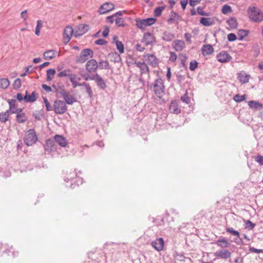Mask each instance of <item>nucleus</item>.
<instances>
[{"label": "nucleus", "instance_id": "obj_1", "mask_svg": "<svg viewBox=\"0 0 263 263\" xmlns=\"http://www.w3.org/2000/svg\"><path fill=\"white\" fill-rule=\"evenodd\" d=\"M248 14L250 20L253 22L260 23L263 21V12L256 7H250Z\"/></svg>", "mask_w": 263, "mask_h": 263}, {"label": "nucleus", "instance_id": "obj_2", "mask_svg": "<svg viewBox=\"0 0 263 263\" xmlns=\"http://www.w3.org/2000/svg\"><path fill=\"white\" fill-rule=\"evenodd\" d=\"M38 138L34 129H30L25 134L24 142L27 146H32L34 144Z\"/></svg>", "mask_w": 263, "mask_h": 263}, {"label": "nucleus", "instance_id": "obj_3", "mask_svg": "<svg viewBox=\"0 0 263 263\" xmlns=\"http://www.w3.org/2000/svg\"><path fill=\"white\" fill-rule=\"evenodd\" d=\"M93 52L91 49L87 48L81 51L80 54L77 56L76 59L77 63H83L85 62L89 58H92Z\"/></svg>", "mask_w": 263, "mask_h": 263}, {"label": "nucleus", "instance_id": "obj_4", "mask_svg": "<svg viewBox=\"0 0 263 263\" xmlns=\"http://www.w3.org/2000/svg\"><path fill=\"white\" fill-rule=\"evenodd\" d=\"M165 86L161 78H158L154 84V91L155 95L159 98H161L164 92Z\"/></svg>", "mask_w": 263, "mask_h": 263}, {"label": "nucleus", "instance_id": "obj_5", "mask_svg": "<svg viewBox=\"0 0 263 263\" xmlns=\"http://www.w3.org/2000/svg\"><path fill=\"white\" fill-rule=\"evenodd\" d=\"M57 114L62 115L65 113L67 110L66 103L60 100H55L53 103V109Z\"/></svg>", "mask_w": 263, "mask_h": 263}, {"label": "nucleus", "instance_id": "obj_6", "mask_svg": "<svg viewBox=\"0 0 263 263\" xmlns=\"http://www.w3.org/2000/svg\"><path fill=\"white\" fill-rule=\"evenodd\" d=\"M58 93L61 95L65 103L68 104L72 105L77 101L76 99L64 88H60V90H58Z\"/></svg>", "mask_w": 263, "mask_h": 263}, {"label": "nucleus", "instance_id": "obj_7", "mask_svg": "<svg viewBox=\"0 0 263 263\" xmlns=\"http://www.w3.org/2000/svg\"><path fill=\"white\" fill-rule=\"evenodd\" d=\"M44 149L45 152L49 154L57 151V145L53 139H49L46 141Z\"/></svg>", "mask_w": 263, "mask_h": 263}, {"label": "nucleus", "instance_id": "obj_8", "mask_svg": "<svg viewBox=\"0 0 263 263\" xmlns=\"http://www.w3.org/2000/svg\"><path fill=\"white\" fill-rule=\"evenodd\" d=\"M98 63L95 59L88 60L85 65L86 70L89 73L95 72L98 68Z\"/></svg>", "mask_w": 263, "mask_h": 263}, {"label": "nucleus", "instance_id": "obj_9", "mask_svg": "<svg viewBox=\"0 0 263 263\" xmlns=\"http://www.w3.org/2000/svg\"><path fill=\"white\" fill-rule=\"evenodd\" d=\"M115 8V5L112 3L106 2L102 5L98 10L100 14H103L108 12Z\"/></svg>", "mask_w": 263, "mask_h": 263}, {"label": "nucleus", "instance_id": "obj_10", "mask_svg": "<svg viewBox=\"0 0 263 263\" xmlns=\"http://www.w3.org/2000/svg\"><path fill=\"white\" fill-rule=\"evenodd\" d=\"M74 32L71 26H67L65 28L63 33V39L65 44L68 43L70 41L71 37L73 33L74 34Z\"/></svg>", "mask_w": 263, "mask_h": 263}, {"label": "nucleus", "instance_id": "obj_11", "mask_svg": "<svg viewBox=\"0 0 263 263\" xmlns=\"http://www.w3.org/2000/svg\"><path fill=\"white\" fill-rule=\"evenodd\" d=\"M89 29V27L86 24H80L77 26V30L74 32V36L78 37L81 36L87 32Z\"/></svg>", "mask_w": 263, "mask_h": 263}, {"label": "nucleus", "instance_id": "obj_12", "mask_svg": "<svg viewBox=\"0 0 263 263\" xmlns=\"http://www.w3.org/2000/svg\"><path fill=\"white\" fill-rule=\"evenodd\" d=\"M9 108V109L7 110L10 114H14L17 112L19 108L18 107V104L17 103V102L14 99H9L7 101Z\"/></svg>", "mask_w": 263, "mask_h": 263}, {"label": "nucleus", "instance_id": "obj_13", "mask_svg": "<svg viewBox=\"0 0 263 263\" xmlns=\"http://www.w3.org/2000/svg\"><path fill=\"white\" fill-rule=\"evenodd\" d=\"M72 85L73 88H76L77 86H84L86 89V91L88 95L90 98H91L93 95V92L91 89V87L90 86L88 83L86 82H83L82 83H79L77 81H74V82L72 83Z\"/></svg>", "mask_w": 263, "mask_h": 263}, {"label": "nucleus", "instance_id": "obj_14", "mask_svg": "<svg viewBox=\"0 0 263 263\" xmlns=\"http://www.w3.org/2000/svg\"><path fill=\"white\" fill-rule=\"evenodd\" d=\"M217 59L221 63H227L232 59V57L228 52L222 51L217 54Z\"/></svg>", "mask_w": 263, "mask_h": 263}, {"label": "nucleus", "instance_id": "obj_15", "mask_svg": "<svg viewBox=\"0 0 263 263\" xmlns=\"http://www.w3.org/2000/svg\"><path fill=\"white\" fill-rule=\"evenodd\" d=\"M16 121L18 123H24L27 120L26 114L23 111L22 108H19L18 111L15 113Z\"/></svg>", "mask_w": 263, "mask_h": 263}, {"label": "nucleus", "instance_id": "obj_16", "mask_svg": "<svg viewBox=\"0 0 263 263\" xmlns=\"http://www.w3.org/2000/svg\"><path fill=\"white\" fill-rule=\"evenodd\" d=\"M231 253L228 250L222 249L214 253V256L217 257L227 259L231 257Z\"/></svg>", "mask_w": 263, "mask_h": 263}, {"label": "nucleus", "instance_id": "obj_17", "mask_svg": "<svg viewBox=\"0 0 263 263\" xmlns=\"http://www.w3.org/2000/svg\"><path fill=\"white\" fill-rule=\"evenodd\" d=\"M54 139L55 144L57 143L62 147H65L67 144V139L62 135H56Z\"/></svg>", "mask_w": 263, "mask_h": 263}, {"label": "nucleus", "instance_id": "obj_18", "mask_svg": "<svg viewBox=\"0 0 263 263\" xmlns=\"http://www.w3.org/2000/svg\"><path fill=\"white\" fill-rule=\"evenodd\" d=\"M142 42L147 46L155 42V37L151 33L147 32L144 34Z\"/></svg>", "mask_w": 263, "mask_h": 263}, {"label": "nucleus", "instance_id": "obj_19", "mask_svg": "<svg viewBox=\"0 0 263 263\" xmlns=\"http://www.w3.org/2000/svg\"><path fill=\"white\" fill-rule=\"evenodd\" d=\"M238 79L242 84H245L249 82L250 78V75L247 74L244 71H241L238 73Z\"/></svg>", "mask_w": 263, "mask_h": 263}, {"label": "nucleus", "instance_id": "obj_20", "mask_svg": "<svg viewBox=\"0 0 263 263\" xmlns=\"http://www.w3.org/2000/svg\"><path fill=\"white\" fill-rule=\"evenodd\" d=\"M152 246L157 251H161L164 246V241L162 238L157 239L155 241L152 243Z\"/></svg>", "mask_w": 263, "mask_h": 263}, {"label": "nucleus", "instance_id": "obj_21", "mask_svg": "<svg viewBox=\"0 0 263 263\" xmlns=\"http://www.w3.org/2000/svg\"><path fill=\"white\" fill-rule=\"evenodd\" d=\"M144 58L148 61L149 64L153 66H156L158 64L157 59L153 54H146L144 55Z\"/></svg>", "mask_w": 263, "mask_h": 263}, {"label": "nucleus", "instance_id": "obj_22", "mask_svg": "<svg viewBox=\"0 0 263 263\" xmlns=\"http://www.w3.org/2000/svg\"><path fill=\"white\" fill-rule=\"evenodd\" d=\"M214 52V48L210 44H206L202 46L201 52L204 56L211 54Z\"/></svg>", "mask_w": 263, "mask_h": 263}, {"label": "nucleus", "instance_id": "obj_23", "mask_svg": "<svg viewBox=\"0 0 263 263\" xmlns=\"http://www.w3.org/2000/svg\"><path fill=\"white\" fill-rule=\"evenodd\" d=\"M199 22L204 26H210L214 25L215 23L214 18L204 17H201Z\"/></svg>", "mask_w": 263, "mask_h": 263}, {"label": "nucleus", "instance_id": "obj_24", "mask_svg": "<svg viewBox=\"0 0 263 263\" xmlns=\"http://www.w3.org/2000/svg\"><path fill=\"white\" fill-rule=\"evenodd\" d=\"M173 47L177 51H182L185 47V43L183 41L176 40L173 42Z\"/></svg>", "mask_w": 263, "mask_h": 263}, {"label": "nucleus", "instance_id": "obj_25", "mask_svg": "<svg viewBox=\"0 0 263 263\" xmlns=\"http://www.w3.org/2000/svg\"><path fill=\"white\" fill-rule=\"evenodd\" d=\"M169 110L171 113L177 115L181 112V109L178 107V105L176 101H172L171 102L169 106Z\"/></svg>", "mask_w": 263, "mask_h": 263}, {"label": "nucleus", "instance_id": "obj_26", "mask_svg": "<svg viewBox=\"0 0 263 263\" xmlns=\"http://www.w3.org/2000/svg\"><path fill=\"white\" fill-rule=\"evenodd\" d=\"M118 36H114L113 37V43H114L116 45L117 49L119 50L120 53H123L124 52V46L122 42L117 40Z\"/></svg>", "mask_w": 263, "mask_h": 263}, {"label": "nucleus", "instance_id": "obj_27", "mask_svg": "<svg viewBox=\"0 0 263 263\" xmlns=\"http://www.w3.org/2000/svg\"><path fill=\"white\" fill-rule=\"evenodd\" d=\"M248 104L250 108L253 109L260 110L262 108V104L258 101L253 100L249 101Z\"/></svg>", "mask_w": 263, "mask_h": 263}, {"label": "nucleus", "instance_id": "obj_28", "mask_svg": "<svg viewBox=\"0 0 263 263\" xmlns=\"http://www.w3.org/2000/svg\"><path fill=\"white\" fill-rule=\"evenodd\" d=\"M216 245L221 248H228L230 246V243L228 242L226 238H220L216 240Z\"/></svg>", "mask_w": 263, "mask_h": 263}, {"label": "nucleus", "instance_id": "obj_29", "mask_svg": "<svg viewBox=\"0 0 263 263\" xmlns=\"http://www.w3.org/2000/svg\"><path fill=\"white\" fill-rule=\"evenodd\" d=\"M26 100L25 102L32 103L35 102L37 99L36 93L35 91H33L31 95L28 93V91H26Z\"/></svg>", "mask_w": 263, "mask_h": 263}, {"label": "nucleus", "instance_id": "obj_30", "mask_svg": "<svg viewBox=\"0 0 263 263\" xmlns=\"http://www.w3.org/2000/svg\"><path fill=\"white\" fill-rule=\"evenodd\" d=\"M108 57L110 58V61L114 63H119L121 62L122 59L121 56L116 52L109 53Z\"/></svg>", "mask_w": 263, "mask_h": 263}, {"label": "nucleus", "instance_id": "obj_31", "mask_svg": "<svg viewBox=\"0 0 263 263\" xmlns=\"http://www.w3.org/2000/svg\"><path fill=\"white\" fill-rule=\"evenodd\" d=\"M227 24L231 29H234L237 27L238 23L235 17H232L227 21Z\"/></svg>", "mask_w": 263, "mask_h": 263}, {"label": "nucleus", "instance_id": "obj_32", "mask_svg": "<svg viewBox=\"0 0 263 263\" xmlns=\"http://www.w3.org/2000/svg\"><path fill=\"white\" fill-rule=\"evenodd\" d=\"M136 22L137 26L141 29H143L145 27L147 26L145 19L141 20L140 18H137L136 20Z\"/></svg>", "mask_w": 263, "mask_h": 263}, {"label": "nucleus", "instance_id": "obj_33", "mask_svg": "<svg viewBox=\"0 0 263 263\" xmlns=\"http://www.w3.org/2000/svg\"><path fill=\"white\" fill-rule=\"evenodd\" d=\"M98 68L100 69H110L109 62L107 61L100 60L98 63Z\"/></svg>", "mask_w": 263, "mask_h": 263}, {"label": "nucleus", "instance_id": "obj_34", "mask_svg": "<svg viewBox=\"0 0 263 263\" xmlns=\"http://www.w3.org/2000/svg\"><path fill=\"white\" fill-rule=\"evenodd\" d=\"M55 51L53 50H49L44 53V58L45 60H51L54 57Z\"/></svg>", "mask_w": 263, "mask_h": 263}, {"label": "nucleus", "instance_id": "obj_35", "mask_svg": "<svg viewBox=\"0 0 263 263\" xmlns=\"http://www.w3.org/2000/svg\"><path fill=\"white\" fill-rule=\"evenodd\" d=\"M10 114L7 110L0 112V121L2 123H6L9 120Z\"/></svg>", "mask_w": 263, "mask_h": 263}, {"label": "nucleus", "instance_id": "obj_36", "mask_svg": "<svg viewBox=\"0 0 263 263\" xmlns=\"http://www.w3.org/2000/svg\"><path fill=\"white\" fill-rule=\"evenodd\" d=\"M174 37V34L165 31L163 33L162 38L164 41L170 42L172 41Z\"/></svg>", "mask_w": 263, "mask_h": 263}, {"label": "nucleus", "instance_id": "obj_37", "mask_svg": "<svg viewBox=\"0 0 263 263\" xmlns=\"http://www.w3.org/2000/svg\"><path fill=\"white\" fill-rule=\"evenodd\" d=\"M10 85V81L6 78H0V88L6 89Z\"/></svg>", "mask_w": 263, "mask_h": 263}, {"label": "nucleus", "instance_id": "obj_38", "mask_svg": "<svg viewBox=\"0 0 263 263\" xmlns=\"http://www.w3.org/2000/svg\"><path fill=\"white\" fill-rule=\"evenodd\" d=\"M56 73V71L54 69H49L47 70L46 74V81H50L53 78L54 74Z\"/></svg>", "mask_w": 263, "mask_h": 263}, {"label": "nucleus", "instance_id": "obj_39", "mask_svg": "<svg viewBox=\"0 0 263 263\" xmlns=\"http://www.w3.org/2000/svg\"><path fill=\"white\" fill-rule=\"evenodd\" d=\"M249 31L247 30L240 29L238 31V40L242 41L246 36L248 35Z\"/></svg>", "mask_w": 263, "mask_h": 263}, {"label": "nucleus", "instance_id": "obj_40", "mask_svg": "<svg viewBox=\"0 0 263 263\" xmlns=\"http://www.w3.org/2000/svg\"><path fill=\"white\" fill-rule=\"evenodd\" d=\"M96 82L98 86L102 89H104L106 87V83L101 76L98 77V80Z\"/></svg>", "mask_w": 263, "mask_h": 263}, {"label": "nucleus", "instance_id": "obj_41", "mask_svg": "<svg viewBox=\"0 0 263 263\" xmlns=\"http://www.w3.org/2000/svg\"><path fill=\"white\" fill-rule=\"evenodd\" d=\"M71 70L70 69H66L61 71L60 72H59L57 76L59 78L66 77H69L71 73Z\"/></svg>", "mask_w": 263, "mask_h": 263}, {"label": "nucleus", "instance_id": "obj_42", "mask_svg": "<svg viewBox=\"0 0 263 263\" xmlns=\"http://www.w3.org/2000/svg\"><path fill=\"white\" fill-rule=\"evenodd\" d=\"M181 18V16L177 13L172 11L171 13V17L168 20V22H172L173 21H178Z\"/></svg>", "mask_w": 263, "mask_h": 263}, {"label": "nucleus", "instance_id": "obj_43", "mask_svg": "<svg viewBox=\"0 0 263 263\" xmlns=\"http://www.w3.org/2000/svg\"><path fill=\"white\" fill-rule=\"evenodd\" d=\"M246 98L247 97L245 95L241 96L239 94H237L234 96L233 100L236 102H241L243 101H245Z\"/></svg>", "mask_w": 263, "mask_h": 263}, {"label": "nucleus", "instance_id": "obj_44", "mask_svg": "<svg viewBox=\"0 0 263 263\" xmlns=\"http://www.w3.org/2000/svg\"><path fill=\"white\" fill-rule=\"evenodd\" d=\"M77 175V172L75 171H71L69 172V174L68 175V176L65 177L64 179L66 182H68L69 180H72L74 179Z\"/></svg>", "mask_w": 263, "mask_h": 263}, {"label": "nucleus", "instance_id": "obj_45", "mask_svg": "<svg viewBox=\"0 0 263 263\" xmlns=\"http://www.w3.org/2000/svg\"><path fill=\"white\" fill-rule=\"evenodd\" d=\"M226 230L227 233L231 234V235L235 236H240L239 232L238 231L235 230L232 228L226 227Z\"/></svg>", "mask_w": 263, "mask_h": 263}, {"label": "nucleus", "instance_id": "obj_46", "mask_svg": "<svg viewBox=\"0 0 263 263\" xmlns=\"http://www.w3.org/2000/svg\"><path fill=\"white\" fill-rule=\"evenodd\" d=\"M116 25L119 27H124L126 24L124 23V20L121 17H117L115 19Z\"/></svg>", "mask_w": 263, "mask_h": 263}, {"label": "nucleus", "instance_id": "obj_47", "mask_svg": "<svg viewBox=\"0 0 263 263\" xmlns=\"http://www.w3.org/2000/svg\"><path fill=\"white\" fill-rule=\"evenodd\" d=\"M42 27V21L41 20H38L36 23V26L35 28V34L39 36L40 34V30Z\"/></svg>", "mask_w": 263, "mask_h": 263}, {"label": "nucleus", "instance_id": "obj_48", "mask_svg": "<svg viewBox=\"0 0 263 263\" xmlns=\"http://www.w3.org/2000/svg\"><path fill=\"white\" fill-rule=\"evenodd\" d=\"M164 6L158 7L155 8L154 10V15L156 17L159 16L162 13V11L164 9Z\"/></svg>", "mask_w": 263, "mask_h": 263}, {"label": "nucleus", "instance_id": "obj_49", "mask_svg": "<svg viewBox=\"0 0 263 263\" xmlns=\"http://www.w3.org/2000/svg\"><path fill=\"white\" fill-rule=\"evenodd\" d=\"M232 8L231 7L228 5H224L221 10V12L223 14H226L229 13H231L232 12Z\"/></svg>", "mask_w": 263, "mask_h": 263}, {"label": "nucleus", "instance_id": "obj_50", "mask_svg": "<svg viewBox=\"0 0 263 263\" xmlns=\"http://www.w3.org/2000/svg\"><path fill=\"white\" fill-rule=\"evenodd\" d=\"M43 99H44V102L45 104L46 110L48 111L52 110L53 109V106H52L50 105V103L49 102V101L46 98H44Z\"/></svg>", "mask_w": 263, "mask_h": 263}, {"label": "nucleus", "instance_id": "obj_51", "mask_svg": "<svg viewBox=\"0 0 263 263\" xmlns=\"http://www.w3.org/2000/svg\"><path fill=\"white\" fill-rule=\"evenodd\" d=\"M13 87L14 89H17L21 87V80L20 79L17 78L14 81Z\"/></svg>", "mask_w": 263, "mask_h": 263}, {"label": "nucleus", "instance_id": "obj_52", "mask_svg": "<svg viewBox=\"0 0 263 263\" xmlns=\"http://www.w3.org/2000/svg\"><path fill=\"white\" fill-rule=\"evenodd\" d=\"M33 70V67L32 65H30L25 68V71L24 73L21 75V77H25L27 74L31 73Z\"/></svg>", "mask_w": 263, "mask_h": 263}, {"label": "nucleus", "instance_id": "obj_53", "mask_svg": "<svg viewBox=\"0 0 263 263\" xmlns=\"http://www.w3.org/2000/svg\"><path fill=\"white\" fill-rule=\"evenodd\" d=\"M198 63L196 61H195V60L192 61L190 63V69L191 71L195 70L198 66Z\"/></svg>", "mask_w": 263, "mask_h": 263}, {"label": "nucleus", "instance_id": "obj_54", "mask_svg": "<svg viewBox=\"0 0 263 263\" xmlns=\"http://www.w3.org/2000/svg\"><path fill=\"white\" fill-rule=\"evenodd\" d=\"M141 72L142 74L149 73V70L147 65L144 63L143 65L141 66V68H140Z\"/></svg>", "mask_w": 263, "mask_h": 263}, {"label": "nucleus", "instance_id": "obj_55", "mask_svg": "<svg viewBox=\"0 0 263 263\" xmlns=\"http://www.w3.org/2000/svg\"><path fill=\"white\" fill-rule=\"evenodd\" d=\"M254 160L256 162L258 163L260 165H263V156L257 155L254 157Z\"/></svg>", "mask_w": 263, "mask_h": 263}, {"label": "nucleus", "instance_id": "obj_56", "mask_svg": "<svg viewBox=\"0 0 263 263\" xmlns=\"http://www.w3.org/2000/svg\"><path fill=\"white\" fill-rule=\"evenodd\" d=\"M181 100L182 102L185 103L187 104L190 103V98H189L187 93H185L183 96H182L181 97Z\"/></svg>", "mask_w": 263, "mask_h": 263}, {"label": "nucleus", "instance_id": "obj_57", "mask_svg": "<svg viewBox=\"0 0 263 263\" xmlns=\"http://www.w3.org/2000/svg\"><path fill=\"white\" fill-rule=\"evenodd\" d=\"M147 26L153 25L156 21V18L153 17H149L146 18Z\"/></svg>", "mask_w": 263, "mask_h": 263}, {"label": "nucleus", "instance_id": "obj_58", "mask_svg": "<svg viewBox=\"0 0 263 263\" xmlns=\"http://www.w3.org/2000/svg\"><path fill=\"white\" fill-rule=\"evenodd\" d=\"M228 40L230 42H233L237 39L236 35L233 33H231L228 34L227 36Z\"/></svg>", "mask_w": 263, "mask_h": 263}, {"label": "nucleus", "instance_id": "obj_59", "mask_svg": "<svg viewBox=\"0 0 263 263\" xmlns=\"http://www.w3.org/2000/svg\"><path fill=\"white\" fill-rule=\"evenodd\" d=\"M246 228L249 230L253 229L255 227V224L252 222L250 220H247L246 222Z\"/></svg>", "mask_w": 263, "mask_h": 263}, {"label": "nucleus", "instance_id": "obj_60", "mask_svg": "<svg viewBox=\"0 0 263 263\" xmlns=\"http://www.w3.org/2000/svg\"><path fill=\"white\" fill-rule=\"evenodd\" d=\"M233 241L238 245H243L244 244L243 241H242V239L240 237V236H236V238H234L233 239Z\"/></svg>", "mask_w": 263, "mask_h": 263}, {"label": "nucleus", "instance_id": "obj_61", "mask_svg": "<svg viewBox=\"0 0 263 263\" xmlns=\"http://www.w3.org/2000/svg\"><path fill=\"white\" fill-rule=\"evenodd\" d=\"M197 12L199 14H200L201 15H203V16H208L209 15L208 13H207L206 12L204 11L203 10V8L201 7H197Z\"/></svg>", "mask_w": 263, "mask_h": 263}, {"label": "nucleus", "instance_id": "obj_62", "mask_svg": "<svg viewBox=\"0 0 263 263\" xmlns=\"http://www.w3.org/2000/svg\"><path fill=\"white\" fill-rule=\"evenodd\" d=\"M16 98L20 102L22 101V100H24V102H25V100H26V95L23 96L22 93H18L16 95Z\"/></svg>", "mask_w": 263, "mask_h": 263}, {"label": "nucleus", "instance_id": "obj_63", "mask_svg": "<svg viewBox=\"0 0 263 263\" xmlns=\"http://www.w3.org/2000/svg\"><path fill=\"white\" fill-rule=\"evenodd\" d=\"M185 77L184 76H182L181 74H177V80L178 83L181 85V83L184 81Z\"/></svg>", "mask_w": 263, "mask_h": 263}, {"label": "nucleus", "instance_id": "obj_64", "mask_svg": "<svg viewBox=\"0 0 263 263\" xmlns=\"http://www.w3.org/2000/svg\"><path fill=\"white\" fill-rule=\"evenodd\" d=\"M109 32V27L107 26H105V29L102 32V36L104 37H107L108 35Z\"/></svg>", "mask_w": 263, "mask_h": 263}]
</instances>
